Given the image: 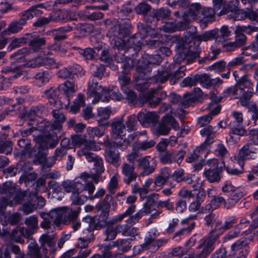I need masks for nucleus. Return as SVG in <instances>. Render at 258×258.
I'll return each instance as SVG.
<instances>
[{
  "label": "nucleus",
  "instance_id": "5",
  "mask_svg": "<svg viewBox=\"0 0 258 258\" xmlns=\"http://www.w3.org/2000/svg\"><path fill=\"white\" fill-rule=\"evenodd\" d=\"M101 212L100 215L97 217H91L87 216L83 219V222L88 224V227L86 230L90 235H93V232L95 230H99L104 227H107L109 225H112L111 220H108L109 212L104 210H99Z\"/></svg>",
  "mask_w": 258,
  "mask_h": 258
},
{
  "label": "nucleus",
  "instance_id": "13",
  "mask_svg": "<svg viewBox=\"0 0 258 258\" xmlns=\"http://www.w3.org/2000/svg\"><path fill=\"white\" fill-rule=\"evenodd\" d=\"M3 258H30L16 244L8 243L0 248Z\"/></svg>",
  "mask_w": 258,
  "mask_h": 258
},
{
  "label": "nucleus",
  "instance_id": "50",
  "mask_svg": "<svg viewBox=\"0 0 258 258\" xmlns=\"http://www.w3.org/2000/svg\"><path fill=\"white\" fill-rule=\"evenodd\" d=\"M134 240L133 238L126 239H118L113 242L112 246H116L123 252H125L130 249L132 246L131 242Z\"/></svg>",
  "mask_w": 258,
  "mask_h": 258
},
{
  "label": "nucleus",
  "instance_id": "18",
  "mask_svg": "<svg viewBox=\"0 0 258 258\" xmlns=\"http://www.w3.org/2000/svg\"><path fill=\"white\" fill-rule=\"evenodd\" d=\"M135 167L128 163H123L121 166V172L123 175V181L127 185L136 180L138 174L135 171Z\"/></svg>",
  "mask_w": 258,
  "mask_h": 258
},
{
  "label": "nucleus",
  "instance_id": "28",
  "mask_svg": "<svg viewBox=\"0 0 258 258\" xmlns=\"http://www.w3.org/2000/svg\"><path fill=\"white\" fill-rule=\"evenodd\" d=\"M18 20L12 21L9 25V27L4 30L2 35L3 36L10 35L12 34H16L21 31L24 26L27 24V22L23 17Z\"/></svg>",
  "mask_w": 258,
  "mask_h": 258
},
{
  "label": "nucleus",
  "instance_id": "30",
  "mask_svg": "<svg viewBox=\"0 0 258 258\" xmlns=\"http://www.w3.org/2000/svg\"><path fill=\"white\" fill-rule=\"evenodd\" d=\"M179 5H183V6L189 5L188 11L186 12L187 16L190 17L191 19H199V16L201 14L202 6L199 3H192L189 5L186 0H180L178 2Z\"/></svg>",
  "mask_w": 258,
  "mask_h": 258
},
{
  "label": "nucleus",
  "instance_id": "19",
  "mask_svg": "<svg viewBox=\"0 0 258 258\" xmlns=\"http://www.w3.org/2000/svg\"><path fill=\"white\" fill-rule=\"evenodd\" d=\"M97 150L95 142L93 141H89L88 144H86V147H83L82 149L78 150L77 153L79 157L85 156L86 159L89 162H95L98 158L100 157L91 151Z\"/></svg>",
  "mask_w": 258,
  "mask_h": 258
},
{
  "label": "nucleus",
  "instance_id": "29",
  "mask_svg": "<svg viewBox=\"0 0 258 258\" xmlns=\"http://www.w3.org/2000/svg\"><path fill=\"white\" fill-rule=\"evenodd\" d=\"M81 210L80 206L75 207L72 206L71 208L64 207L63 223L67 225L77 220Z\"/></svg>",
  "mask_w": 258,
  "mask_h": 258
},
{
  "label": "nucleus",
  "instance_id": "41",
  "mask_svg": "<svg viewBox=\"0 0 258 258\" xmlns=\"http://www.w3.org/2000/svg\"><path fill=\"white\" fill-rule=\"evenodd\" d=\"M59 88V87H52L44 91L43 93V96L49 100V102L51 105H54L58 100Z\"/></svg>",
  "mask_w": 258,
  "mask_h": 258
},
{
  "label": "nucleus",
  "instance_id": "23",
  "mask_svg": "<svg viewBox=\"0 0 258 258\" xmlns=\"http://www.w3.org/2000/svg\"><path fill=\"white\" fill-rule=\"evenodd\" d=\"M137 118L138 121L143 126L147 127L156 123L158 121L159 116L155 112L147 113L140 112L138 114Z\"/></svg>",
  "mask_w": 258,
  "mask_h": 258
},
{
  "label": "nucleus",
  "instance_id": "14",
  "mask_svg": "<svg viewBox=\"0 0 258 258\" xmlns=\"http://www.w3.org/2000/svg\"><path fill=\"white\" fill-rule=\"evenodd\" d=\"M189 37L194 41L195 43L198 42V45L199 46L202 41H207L214 39H216L217 30L213 29L210 31H205L201 35H199L197 32V29L196 27L191 26L189 27Z\"/></svg>",
  "mask_w": 258,
  "mask_h": 258
},
{
  "label": "nucleus",
  "instance_id": "42",
  "mask_svg": "<svg viewBox=\"0 0 258 258\" xmlns=\"http://www.w3.org/2000/svg\"><path fill=\"white\" fill-rule=\"evenodd\" d=\"M73 29V27L70 25L60 27L58 29H54L52 31L53 39L55 41H62L67 38L66 33L70 32Z\"/></svg>",
  "mask_w": 258,
  "mask_h": 258
},
{
  "label": "nucleus",
  "instance_id": "26",
  "mask_svg": "<svg viewBox=\"0 0 258 258\" xmlns=\"http://www.w3.org/2000/svg\"><path fill=\"white\" fill-rule=\"evenodd\" d=\"M98 83L94 80L90 81L88 83V89L87 94L90 97H93L92 100L93 104H96L99 102L102 97V90H104Z\"/></svg>",
  "mask_w": 258,
  "mask_h": 258
},
{
  "label": "nucleus",
  "instance_id": "57",
  "mask_svg": "<svg viewBox=\"0 0 258 258\" xmlns=\"http://www.w3.org/2000/svg\"><path fill=\"white\" fill-rule=\"evenodd\" d=\"M28 33L25 34L22 37L13 39L8 46V49L10 51L19 47L24 44L28 43Z\"/></svg>",
  "mask_w": 258,
  "mask_h": 258
},
{
  "label": "nucleus",
  "instance_id": "38",
  "mask_svg": "<svg viewBox=\"0 0 258 258\" xmlns=\"http://www.w3.org/2000/svg\"><path fill=\"white\" fill-rule=\"evenodd\" d=\"M126 222V224L117 225V230H118L119 233H121L123 236H131V238H133L134 239L137 229L132 226L133 224L128 223L127 220Z\"/></svg>",
  "mask_w": 258,
  "mask_h": 258
},
{
  "label": "nucleus",
  "instance_id": "3",
  "mask_svg": "<svg viewBox=\"0 0 258 258\" xmlns=\"http://www.w3.org/2000/svg\"><path fill=\"white\" fill-rule=\"evenodd\" d=\"M174 63L168 67L166 66L164 70L158 71L157 74L151 79L152 82L163 83L169 80L171 85H174L177 80L185 76L186 70L184 66L179 67L180 63Z\"/></svg>",
  "mask_w": 258,
  "mask_h": 258
},
{
  "label": "nucleus",
  "instance_id": "53",
  "mask_svg": "<svg viewBox=\"0 0 258 258\" xmlns=\"http://www.w3.org/2000/svg\"><path fill=\"white\" fill-rule=\"evenodd\" d=\"M50 78L48 71H42L37 73L34 76L35 83L39 87L48 83Z\"/></svg>",
  "mask_w": 258,
  "mask_h": 258
},
{
  "label": "nucleus",
  "instance_id": "39",
  "mask_svg": "<svg viewBox=\"0 0 258 258\" xmlns=\"http://www.w3.org/2000/svg\"><path fill=\"white\" fill-rule=\"evenodd\" d=\"M110 107H107L105 108L100 107L97 110V121L101 126H106L108 124L107 120L111 114Z\"/></svg>",
  "mask_w": 258,
  "mask_h": 258
},
{
  "label": "nucleus",
  "instance_id": "64",
  "mask_svg": "<svg viewBox=\"0 0 258 258\" xmlns=\"http://www.w3.org/2000/svg\"><path fill=\"white\" fill-rule=\"evenodd\" d=\"M239 32L251 35L252 33L258 32V23L251 24L245 26H237Z\"/></svg>",
  "mask_w": 258,
  "mask_h": 258
},
{
  "label": "nucleus",
  "instance_id": "63",
  "mask_svg": "<svg viewBox=\"0 0 258 258\" xmlns=\"http://www.w3.org/2000/svg\"><path fill=\"white\" fill-rule=\"evenodd\" d=\"M105 70L104 66L101 64H92L91 67L92 74L99 79H101L103 77Z\"/></svg>",
  "mask_w": 258,
  "mask_h": 258
},
{
  "label": "nucleus",
  "instance_id": "58",
  "mask_svg": "<svg viewBox=\"0 0 258 258\" xmlns=\"http://www.w3.org/2000/svg\"><path fill=\"white\" fill-rule=\"evenodd\" d=\"M198 81L201 85L206 88H209L215 85V81H212L209 75L206 74H198Z\"/></svg>",
  "mask_w": 258,
  "mask_h": 258
},
{
  "label": "nucleus",
  "instance_id": "35",
  "mask_svg": "<svg viewBox=\"0 0 258 258\" xmlns=\"http://www.w3.org/2000/svg\"><path fill=\"white\" fill-rule=\"evenodd\" d=\"M56 236L55 234L49 235L48 234H44L41 236L39 238V242L41 243V248H45V246L47 245L51 249L50 252L54 253L55 251L54 248L55 245V239Z\"/></svg>",
  "mask_w": 258,
  "mask_h": 258
},
{
  "label": "nucleus",
  "instance_id": "47",
  "mask_svg": "<svg viewBox=\"0 0 258 258\" xmlns=\"http://www.w3.org/2000/svg\"><path fill=\"white\" fill-rule=\"evenodd\" d=\"M159 235V233L156 229H152L148 233V236L145 238V243L141 246L143 248L151 249L152 245L155 242V239Z\"/></svg>",
  "mask_w": 258,
  "mask_h": 258
},
{
  "label": "nucleus",
  "instance_id": "17",
  "mask_svg": "<svg viewBox=\"0 0 258 258\" xmlns=\"http://www.w3.org/2000/svg\"><path fill=\"white\" fill-rule=\"evenodd\" d=\"M105 144L107 147L104 152L105 160L115 167L119 166L121 163V159L118 151L114 147L111 146V145L107 143Z\"/></svg>",
  "mask_w": 258,
  "mask_h": 258
},
{
  "label": "nucleus",
  "instance_id": "44",
  "mask_svg": "<svg viewBox=\"0 0 258 258\" xmlns=\"http://www.w3.org/2000/svg\"><path fill=\"white\" fill-rule=\"evenodd\" d=\"M244 89L238 84L227 88L224 91L225 97L232 96L234 98H238L242 97Z\"/></svg>",
  "mask_w": 258,
  "mask_h": 258
},
{
  "label": "nucleus",
  "instance_id": "6",
  "mask_svg": "<svg viewBox=\"0 0 258 258\" xmlns=\"http://www.w3.org/2000/svg\"><path fill=\"white\" fill-rule=\"evenodd\" d=\"M232 116L233 120L231 121L230 123L229 135L228 138H227L229 141L233 140L234 135L243 136L247 134V131L243 125L242 113L238 111H234L232 113Z\"/></svg>",
  "mask_w": 258,
  "mask_h": 258
},
{
  "label": "nucleus",
  "instance_id": "46",
  "mask_svg": "<svg viewBox=\"0 0 258 258\" xmlns=\"http://www.w3.org/2000/svg\"><path fill=\"white\" fill-rule=\"evenodd\" d=\"M64 207L53 209L47 213L56 225L63 223Z\"/></svg>",
  "mask_w": 258,
  "mask_h": 258
},
{
  "label": "nucleus",
  "instance_id": "1",
  "mask_svg": "<svg viewBox=\"0 0 258 258\" xmlns=\"http://www.w3.org/2000/svg\"><path fill=\"white\" fill-rule=\"evenodd\" d=\"M106 27L109 28L107 35L112 47L117 50L122 49L125 45L123 38L131 33L132 24L129 20L119 23L107 19L103 21Z\"/></svg>",
  "mask_w": 258,
  "mask_h": 258
},
{
  "label": "nucleus",
  "instance_id": "43",
  "mask_svg": "<svg viewBox=\"0 0 258 258\" xmlns=\"http://www.w3.org/2000/svg\"><path fill=\"white\" fill-rule=\"evenodd\" d=\"M23 237H30L28 233H25V228L23 227L15 228L11 233V241L22 243L24 242Z\"/></svg>",
  "mask_w": 258,
  "mask_h": 258
},
{
  "label": "nucleus",
  "instance_id": "45",
  "mask_svg": "<svg viewBox=\"0 0 258 258\" xmlns=\"http://www.w3.org/2000/svg\"><path fill=\"white\" fill-rule=\"evenodd\" d=\"M112 133L117 137L124 136L125 127L123 122L122 118L115 120L111 123Z\"/></svg>",
  "mask_w": 258,
  "mask_h": 258
},
{
  "label": "nucleus",
  "instance_id": "16",
  "mask_svg": "<svg viewBox=\"0 0 258 258\" xmlns=\"http://www.w3.org/2000/svg\"><path fill=\"white\" fill-rule=\"evenodd\" d=\"M161 88V87L156 89L151 88L145 95L147 102L152 108L155 107L159 105L161 101L167 97L166 92L165 91H162L160 94L159 97H155V95H158Z\"/></svg>",
  "mask_w": 258,
  "mask_h": 258
},
{
  "label": "nucleus",
  "instance_id": "62",
  "mask_svg": "<svg viewBox=\"0 0 258 258\" xmlns=\"http://www.w3.org/2000/svg\"><path fill=\"white\" fill-rule=\"evenodd\" d=\"M235 40L234 42L238 47L243 46L246 44L247 38L243 32H239V28L236 27L235 30Z\"/></svg>",
  "mask_w": 258,
  "mask_h": 258
},
{
  "label": "nucleus",
  "instance_id": "21",
  "mask_svg": "<svg viewBox=\"0 0 258 258\" xmlns=\"http://www.w3.org/2000/svg\"><path fill=\"white\" fill-rule=\"evenodd\" d=\"M239 5V0H231L228 5L223 7L220 12V15L225 14L228 15L229 19H233L234 20H239L238 12V6Z\"/></svg>",
  "mask_w": 258,
  "mask_h": 258
},
{
  "label": "nucleus",
  "instance_id": "52",
  "mask_svg": "<svg viewBox=\"0 0 258 258\" xmlns=\"http://www.w3.org/2000/svg\"><path fill=\"white\" fill-rule=\"evenodd\" d=\"M20 186L11 181L6 182L3 184V194L13 198L17 191L19 189Z\"/></svg>",
  "mask_w": 258,
  "mask_h": 258
},
{
  "label": "nucleus",
  "instance_id": "40",
  "mask_svg": "<svg viewBox=\"0 0 258 258\" xmlns=\"http://www.w3.org/2000/svg\"><path fill=\"white\" fill-rule=\"evenodd\" d=\"M221 170L218 167L213 169L205 170L203 175L210 183L218 182L220 179V174Z\"/></svg>",
  "mask_w": 258,
  "mask_h": 258
},
{
  "label": "nucleus",
  "instance_id": "12",
  "mask_svg": "<svg viewBox=\"0 0 258 258\" xmlns=\"http://www.w3.org/2000/svg\"><path fill=\"white\" fill-rule=\"evenodd\" d=\"M125 45L122 49L118 50L119 51H124L125 53L134 52L138 54L143 44V39L140 34H135L131 36L127 42L123 40Z\"/></svg>",
  "mask_w": 258,
  "mask_h": 258
},
{
  "label": "nucleus",
  "instance_id": "8",
  "mask_svg": "<svg viewBox=\"0 0 258 258\" xmlns=\"http://www.w3.org/2000/svg\"><path fill=\"white\" fill-rule=\"evenodd\" d=\"M216 243H220L217 235H212L209 234L208 237L201 241L200 244L198 246L199 249L202 250L197 254V257L207 258L214 249Z\"/></svg>",
  "mask_w": 258,
  "mask_h": 258
},
{
  "label": "nucleus",
  "instance_id": "61",
  "mask_svg": "<svg viewBox=\"0 0 258 258\" xmlns=\"http://www.w3.org/2000/svg\"><path fill=\"white\" fill-rule=\"evenodd\" d=\"M95 6H90L89 9L88 20L96 21L100 20L103 18L104 15L100 11L96 10Z\"/></svg>",
  "mask_w": 258,
  "mask_h": 258
},
{
  "label": "nucleus",
  "instance_id": "11",
  "mask_svg": "<svg viewBox=\"0 0 258 258\" xmlns=\"http://www.w3.org/2000/svg\"><path fill=\"white\" fill-rule=\"evenodd\" d=\"M89 176L88 173L84 172L81 174L80 179L75 181L74 191L76 192L81 193L87 191L89 196L93 194L95 187L92 182L87 180Z\"/></svg>",
  "mask_w": 258,
  "mask_h": 258
},
{
  "label": "nucleus",
  "instance_id": "2",
  "mask_svg": "<svg viewBox=\"0 0 258 258\" xmlns=\"http://www.w3.org/2000/svg\"><path fill=\"white\" fill-rule=\"evenodd\" d=\"M33 140L38 144V151L34 157V163L36 165L43 164V167H47L45 165L50 163L46 162L48 150L54 148L58 143V137L51 135L50 133L48 134H33Z\"/></svg>",
  "mask_w": 258,
  "mask_h": 258
},
{
  "label": "nucleus",
  "instance_id": "22",
  "mask_svg": "<svg viewBox=\"0 0 258 258\" xmlns=\"http://www.w3.org/2000/svg\"><path fill=\"white\" fill-rule=\"evenodd\" d=\"M122 99V96L119 92L118 88L115 86L105 88L102 90V97L100 100L103 102H108L111 99L120 101Z\"/></svg>",
  "mask_w": 258,
  "mask_h": 258
},
{
  "label": "nucleus",
  "instance_id": "51",
  "mask_svg": "<svg viewBox=\"0 0 258 258\" xmlns=\"http://www.w3.org/2000/svg\"><path fill=\"white\" fill-rule=\"evenodd\" d=\"M68 97L72 96L77 90V87L75 85V82L72 79L71 81H67L65 83L59 86Z\"/></svg>",
  "mask_w": 258,
  "mask_h": 258
},
{
  "label": "nucleus",
  "instance_id": "10",
  "mask_svg": "<svg viewBox=\"0 0 258 258\" xmlns=\"http://www.w3.org/2000/svg\"><path fill=\"white\" fill-rule=\"evenodd\" d=\"M52 114L53 120L51 122L46 120H43L42 122H45L46 125L43 124L48 130L51 131L56 134L55 136H58L57 133H60L62 130V124L66 120V117L62 112L57 109H54L52 111Z\"/></svg>",
  "mask_w": 258,
  "mask_h": 258
},
{
  "label": "nucleus",
  "instance_id": "4",
  "mask_svg": "<svg viewBox=\"0 0 258 258\" xmlns=\"http://www.w3.org/2000/svg\"><path fill=\"white\" fill-rule=\"evenodd\" d=\"M142 64L139 61V65L136 68L135 74V80L136 82L140 80H145L148 78V74L151 72L150 64H159L163 60V57L160 54L150 55L144 54L142 56Z\"/></svg>",
  "mask_w": 258,
  "mask_h": 258
},
{
  "label": "nucleus",
  "instance_id": "32",
  "mask_svg": "<svg viewBox=\"0 0 258 258\" xmlns=\"http://www.w3.org/2000/svg\"><path fill=\"white\" fill-rule=\"evenodd\" d=\"M28 43L33 51H38L45 44L44 38L37 35L28 33Z\"/></svg>",
  "mask_w": 258,
  "mask_h": 258
},
{
  "label": "nucleus",
  "instance_id": "25",
  "mask_svg": "<svg viewBox=\"0 0 258 258\" xmlns=\"http://www.w3.org/2000/svg\"><path fill=\"white\" fill-rule=\"evenodd\" d=\"M255 150L249 144H246L242 148L235 157V160L240 167L244 166V161L250 159L251 155L255 153Z\"/></svg>",
  "mask_w": 258,
  "mask_h": 258
},
{
  "label": "nucleus",
  "instance_id": "20",
  "mask_svg": "<svg viewBox=\"0 0 258 258\" xmlns=\"http://www.w3.org/2000/svg\"><path fill=\"white\" fill-rule=\"evenodd\" d=\"M139 166L143 169L142 174L144 176H147L155 171L157 163L154 158H151L150 156H145L140 160Z\"/></svg>",
  "mask_w": 258,
  "mask_h": 258
},
{
  "label": "nucleus",
  "instance_id": "9",
  "mask_svg": "<svg viewBox=\"0 0 258 258\" xmlns=\"http://www.w3.org/2000/svg\"><path fill=\"white\" fill-rule=\"evenodd\" d=\"M119 53L120 55L116 56L115 60L117 62L120 63V67L124 72H128L136 65L137 68L138 66L139 65V61H140V64H142L141 59H137L135 57V55H137L138 54L134 52L125 53L124 52L121 55V53L120 52Z\"/></svg>",
  "mask_w": 258,
  "mask_h": 258
},
{
  "label": "nucleus",
  "instance_id": "33",
  "mask_svg": "<svg viewBox=\"0 0 258 258\" xmlns=\"http://www.w3.org/2000/svg\"><path fill=\"white\" fill-rule=\"evenodd\" d=\"M216 127H213L211 125H208L200 131L203 136H207L205 142L201 145L200 148L204 149L207 145L211 144L213 142V139L215 137L216 131H215Z\"/></svg>",
  "mask_w": 258,
  "mask_h": 258
},
{
  "label": "nucleus",
  "instance_id": "7",
  "mask_svg": "<svg viewBox=\"0 0 258 258\" xmlns=\"http://www.w3.org/2000/svg\"><path fill=\"white\" fill-rule=\"evenodd\" d=\"M171 127L176 131L179 129V124L176 119L170 115H166L155 128L154 134L157 136L167 135L169 133Z\"/></svg>",
  "mask_w": 258,
  "mask_h": 258
},
{
  "label": "nucleus",
  "instance_id": "34",
  "mask_svg": "<svg viewBox=\"0 0 258 258\" xmlns=\"http://www.w3.org/2000/svg\"><path fill=\"white\" fill-rule=\"evenodd\" d=\"M25 224L27 226L25 228V233H28L30 237L36 233L38 229V220L35 215L27 217L25 220Z\"/></svg>",
  "mask_w": 258,
  "mask_h": 258
},
{
  "label": "nucleus",
  "instance_id": "56",
  "mask_svg": "<svg viewBox=\"0 0 258 258\" xmlns=\"http://www.w3.org/2000/svg\"><path fill=\"white\" fill-rule=\"evenodd\" d=\"M241 55L249 56L252 60H256L258 59V49L251 43L249 46L242 48Z\"/></svg>",
  "mask_w": 258,
  "mask_h": 258
},
{
  "label": "nucleus",
  "instance_id": "37",
  "mask_svg": "<svg viewBox=\"0 0 258 258\" xmlns=\"http://www.w3.org/2000/svg\"><path fill=\"white\" fill-rule=\"evenodd\" d=\"M151 212V207L148 203H145L144 204L143 207L136 214L130 217L127 219V222L131 224H135L138 223L143 216L150 214Z\"/></svg>",
  "mask_w": 258,
  "mask_h": 258
},
{
  "label": "nucleus",
  "instance_id": "15",
  "mask_svg": "<svg viewBox=\"0 0 258 258\" xmlns=\"http://www.w3.org/2000/svg\"><path fill=\"white\" fill-rule=\"evenodd\" d=\"M201 51L198 49L196 51H192L190 50H183L176 55L174 58V61L176 63H180L182 61H185L186 64H189L195 62L197 59L200 57Z\"/></svg>",
  "mask_w": 258,
  "mask_h": 258
},
{
  "label": "nucleus",
  "instance_id": "24",
  "mask_svg": "<svg viewBox=\"0 0 258 258\" xmlns=\"http://www.w3.org/2000/svg\"><path fill=\"white\" fill-rule=\"evenodd\" d=\"M47 113V108L43 104L32 106L29 111L27 113V116L30 119V121L28 122V125L30 126L34 124L35 121L34 120L33 117L35 116L41 117L46 114Z\"/></svg>",
  "mask_w": 258,
  "mask_h": 258
},
{
  "label": "nucleus",
  "instance_id": "59",
  "mask_svg": "<svg viewBox=\"0 0 258 258\" xmlns=\"http://www.w3.org/2000/svg\"><path fill=\"white\" fill-rule=\"evenodd\" d=\"M80 193L73 192L71 197V199L72 202V206H79L80 205H83L89 199V195H81L79 196Z\"/></svg>",
  "mask_w": 258,
  "mask_h": 258
},
{
  "label": "nucleus",
  "instance_id": "31",
  "mask_svg": "<svg viewBox=\"0 0 258 258\" xmlns=\"http://www.w3.org/2000/svg\"><path fill=\"white\" fill-rule=\"evenodd\" d=\"M28 248L29 255H27L30 258H48L47 256V249L42 248L41 252L38 244L35 241L31 242Z\"/></svg>",
  "mask_w": 258,
  "mask_h": 258
},
{
  "label": "nucleus",
  "instance_id": "60",
  "mask_svg": "<svg viewBox=\"0 0 258 258\" xmlns=\"http://www.w3.org/2000/svg\"><path fill=\"white\" fill-rule=\"evenodd\" d=\"M107 143L111 145V146L114 147L115 149L118 148L122 151L126 150L129 146L125 136H121L114 142H108Z\"/></svg>",
  "mask_w": 258,
  "mask_h": 258
},
{
  "label": "nucleus",
  "instance_id": "49",
  "mask_svg": "<svg viewBox=\"0 0 258 258\" xmlns=\"http://www.w3.org/2000/svg\"><path fill=\"white\" fill-rule=\"evenodd\" d=\"M67 153V149L64 147H57L54 152V155L52 156L49 159L51 160L50 163H47L45 166H47V168L52 167L55 163L56 160H61L63 156Z\"/></svg>",
  "mask_w": 258,
  "mask_h": 258
},
{
  "label": "nucleus",
  "instance_id": "36",
  "mask_svg": "<svg viewBox=\"0 0 258 258\" xmlns=\"http://www.w3.org/2000/svg\"><path fill=\"white\" fill-rule=\"evenodd\" d=\"M203 93L200 88H195L191 94H187V97L183 101L184 108L188 107L193 103L203 97Z\"/></svg>",
  "mask_w": 258,
  "mask_h": 258
},
{
  "label": "nucleus",
  "instance_id": "54",
  "mask_svg": "<svg viewBox=\"0 0 258 258\" xmlns=\"http://www.w3.org/2000/svg\"><path fill=\"white\" fill-rule=\"evenodd\" d=\"M153 11L158 22L169 18L171 13L170 10L167 8L154 9Z\"/></svg>",
  "mask_w": 258,
  "mask_h": 258
},
{
  "label": "nucleus",
  "instance_id": "27",
  "mask_svg": "<svg viewBox=\"0 0 258 258\" xmlns=\"http://www.w3.org/2000/svg\"><path fill=\"white\" fill-rule=\"evenodd\" d=\"M244 194L243 189L235 188L231 194H228V198L226 203H225V208L227 209H230L234 207L239 200L243 197Z\"/></svg>",
  "mask_w": 258,
  "mask_h": 258
},
{
  "label": "nucleus",
  "instance_id": "55",
  "mask_svg": "<svg viewBox=\"0 0 258 258\" xmlns=\"http://www.w3.org/2000/svg\"><path fill=\"white\" fill-rule=\"evenodd\" d=\"M217 30L216 41L218 42H223L227 40L231 35V31L227 26H223L221 29Z\"/></svg>",
  "mask_w": 258,
  "mask_h": 258
},
{
  "label": "nucleus",
  "instance_id": "48",
  "mask_svg": "<svg viewBox=\"0 0 258 258\" xmlns=\"http://www.w3.org/2000/svg\"><path fill=\"white\" fill-rule=\"evenodd\" d=\"M42 14V12L37 9L35 6L31 7L27 10L24 11L19 13V17H23L25 21L32 19L34 17H38Z\"/></svg>",
  "mask_w": 258,
  "mask_h": 258
}]
</instances>
